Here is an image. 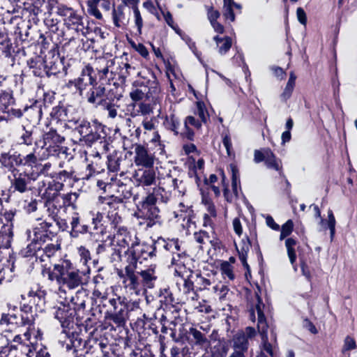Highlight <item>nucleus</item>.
Wrapping results in <instances>:
<instances>
[{"label":"nucleus","mask_w":357,"mask_h":357,"mask_svg":"<svg viewBox=\"0 0 357 357\" xmlns=\"http://www.w3.org/2000/svg\"><path fill=\"white\" fill-rule=\"evenodd\" d=\"M118 275L126 292L135 296L144 294L147 289H153L158 278L155 265L142 269L131 263L119 270Z\"/></svg>","instance_id":"obj_1"},{"label":"nucleus","mask_w":357,"mask_h":357,"mask_svg":"<svg viewBox=\"0 0 357 357\" xmlns=\"http://www.w3.org/2000/svg\"><path fill=\"white\" fill-rule=\"evenodd\" d=\"M42 275L50 281H56L59 291L65 294L67 291L75 289L86 282L85 273L76 268L69 260L55 264L52 270L44 268Z\"/></svg>","instance_id":"obj_2"},{"label":"nucleus","mask_w":357,"mask_h":357,"mask_svg":"<svg viewBox=\"0 0 357 357\" xmlns=\"http://www.w3.org/2000/svg\"><path fill=\"white\" fill-rule=\"evenodd\" d=\"M265 305L262 299L258 297L257 310V331L261 335V344L260 346V353L257 356L263 357H275L278 353L276 335L273 332L271 333V341H268V328L266 319L264 313Z\"/></svg>","instance_id":"obj_3"},{"label":"nucleus","mask_w":357,"mask_h":357,"mask_svg":"<svg viewBox=\"0 0 357 357\" xmlns=\"http://www.w3.org/2000/svg\"><path fill=\"white\" fill-rule=\"evenodd\" d=\"M64 141V137L59 135L55 129L50 128L42 135L40 139H36L35 149L40 148L43 150V159L50 156L59 157L61 154L66 152V148L61 146Z\"/></svg>","instance_id":"obj_4"},{"label":"nucleus","mask_w":357,"mask_h":357,"mask_svg":"<svg viewBox=\"0 0 357 357\" xmlns=\"http://www.w3.org/2000/svg\"><path fill=\"white\" fill-rule=\"evenodd\" d=\"M10 185L8 188L6 202L18 195H24L32 190V183L37 180L35 173L16 171L8 176Z\"/></svg>","instance_id":"obj_5"},{"label":"nucleus","mask_w":357,"mask_h":357,"mask_svg":"<svg viewBox=\"0 0 357 357\" xmlns=\"http://www.w3.org/2000/svg\"><path fill=\"white\" fill-rule=\"evenodd\" d=\"M121 96L118 92V87L112 88L109 84L105 85L100 80L96 81L95 84L89 88L85 96L89 103L97 105H105L109 101L119 100Z\"/></svg>","instance_id":"obj_6"},{"label":"nucleus","mask_w":357,"mask_h":357,"mask_svg":"<svg viewBox=\"0 0 357 357\" xmlns=\"http://www.w3.org/2000/svg\"><path fill=\"white\" fill-rule=\"evenodd\" d=\"M36 149L33 152L23 156L21 153L15 151L2 152L0 154V164L6 169L10 174L20 171L17 167L20 166H33L37 162V157L35 154Z\"/></svg>","instance_id":"obj_7"},{"label":"nucleus","mask_w":357,"mask_h":357,"mask_svg":"<svg viewBox=\"0 0 357 357\" xmlns=\"http://www.w3.org/2000/svg\"><path fill=\"white\" fill-rule=\"evenodd\" d=\"M55 227L53 223L47 220L39 222L33 228L32 231L28 230V237L31 241V243L26 247V251H29L33 248L41 245L47 241L52 240L56 234Z\"/></svg>","instance_id":"obj_8"},{"label":"nucleus","mask_w":357,"mask_h":357,"mask_svg":"<svg viewBox=\"0 0 357 357\" xmlns=\"http://www.w3.org/2000/svg\"><path fill=\"white\" fill-rule=\"evenodd\" d=\"M97 78L94 75L93 68L91 64L87 63L82 68L77 78L68 81L67 86L68 88L74 86L79 95L83 97L86 96V92L95 84Z\"/></svg>","instance_id":"obj_9"},{"label":"nucleus","mask_w":357,"mask_h":357,"mask_svg":"<svg viewBox=\"0 0 357 357\" xmlns=\"http://www.w3.org/2000/svg\"><path fill=\"white\" fill-rule=\"evenodd\" d=\"M111 308L105 313V319L112 321L117 326L125 324L128 318V305L126 298L118 296L109 300Z\"/></svg>","instance_id":"obj_10"},{"label":"nucleus","mask_w":357,"mask_h":357,"mask_svg":"<svg viewBox=\"0 0 357 357\" xmlns=\"http://www.w3.org/2000/svg\"><path fill=\"white\" fill-rule=\"evenodd\" d=\"M96 67L100 82H103L105 85L109 84L112 88L118 87V68L114 66L113 59H100Z\"/></svg>","instance_id":"obj_11"},{"label":"nucleus","mask_w":357,"mask_h":357,"mask_svg":"<svg viewBox=\"0 0 357 357\" xmlns=\"http://www.w3.org/2000/svg\"><path fill=\"white\" fill-rule=\"evenodd\" d=\"M156 252L157 249L155 241L152 244H140L139 240L137 244L132 250H129L128 263L137 265L138 262L142 263L141 260L153 258L156 256Z\"/></svg>","instance_id":"obj_12"},{"label":"nucleus","mask_w":357,"mask_h":357,"mask_svg":"<svg viewBox=\"0 0 357 357\" xmlns=\"http://www.w3.org/2000/svg\"><path fill=\"white\" fill-rule=\"evenodd\" d=\"M112 240L119 247L127 248L126 252L129 255V250H132L137 244L139 238L135 233L130 231L127 227H121L112 231Z\"/></svg>","instance_id":"obj_13"},{"label":"nucleus","mask_w":357,"mask_h":357,"mask_svg":"<svg viewBox=\"0 0 357 357\" xmlns=\"http://www.w3.org/2000/svg\"><path fill=\"white\" fill-rule=\"evenodd\" d=\"M256 335V329L251 326L246 327L244 331H239L233 336V349L248 353L249 340L252 339Z\"/></svg>","instance_id":"obj_14"},{"label":"nucleus","mask_w":357,"mask_h":357,"mask_svg":"<svg viewBox=\"0 0 357 357\" xmlns=\"http://www.w3.org/2000/svg\"><path fill=\"white\" fill-rule=\"evenodd\" d=\"M44 24L51 34L52 40H55L56 43H62L65 39L73 38L67 33L65 26L62 27L58 19H54L50 15L44 20Z\"/></svg>","instance_id":"obj_15"},{"label":"nucleus","mask_w":357,"mask_h":357,"mask_svg":"<svg viewBox=\"0 0 357 357\" xmlns=\"http://www.w3.org/2000/svg\"><path fill=\"white\" fill-rule=\"evenodd\" d=\"M76 315L75 308L71 307L69 305L61 303L57 307L54 317L61 323L63 330H71L74 328V319Z\"/></svg>","instance_id":"obj_16"},{"label":"nucleus","mask_w":357,"mask_h":357,"mask_svg":"<svg viewBox=\"0 0 357 357\" xmlns=\"http://www.w3.org/2000/svg\"><path fill=\"white\" fill-rule=\"evenodd\" d=\"M63 26L70 36L79 38V36H86L88 33V28L84 25L83 17L75 13L68 19H63Z\"/></svg>","instance_id":"obj_17"},{"label":"nucleus","mask_w":357,"mask_h":357,"mask_svg":"<svg viewBox=\"0 0 357 357\" xmlns=\"http://www.w3.org/2000/svg\"><path fill=\"white\" fill-rule=\"evenodd\" d=\"M254 161L255 163L264 162L268 169L280 171L281 169V161L277 158L273 152L268 148L261 150H255L254 152Z\"/></svg>","instance_id":"obj_18"},{"label":"nucleus","mask_w":357,"mask_h":357,"mask_svg":"<svg viewBox=\"0 0 357 357\" xmlns=\"http://www.w3.org/2000/svg\"><path fill=\"white\" fill-rule=\"evenodd\" d=\"M137 219H142L139 225H145L146 228H151L157 224L161 223V216L158 207L139 208L136 213Z\"/></svg>","instance_id":"obj_19"},{"label":"nucleus","mask_w":357,"mask_h":357,"mask_svg":"<svg viewBox=\"0 0 357 357\" xmlns=\"http://www.w3.org/2000/svg\"><path fill=\"white\" fill-rule=\"evenodd\" d=\"M62 333L65 334L68 340L66 343V349H73L74 353L83 351L86 348L87 341L82 338V334L76 331L75 328L71 330H63Z\"/></svg>","instance_id":"obj_20"},{"label":"nucleus","mask_w":357,"mask_h":357,"mask_svg":"<svg viewBox=\"0 0 357 357\" xmlns=\"http://www.w3.org/2000/svg\"><path fill=\"white\" fill-rule=\"evenodd\" d=\"M148 85H141L139 88L133 89L130 93L131 99L134 101H139L144 98H149L160 91L159 84L155 81H148Z\"/></svg>","instance_id":"obj_21"},{"label":"nucleus","mask_w":357,"mask_h":357,"mask_svg":"<svg viewBox=\"0 0 357 357\" xmlns=\"http://www.w3.org/2000/svg\"><path fill=\"white\" fill-rule=\"evenodd\" d=\"M154 155L149 153L148 149L142 144L135 146L134 162L135 165L145 168H151L154 164Z\"/></svg>","instance_id":"obj_22"},{"label":"nucleus","mask_w":357,"mask_h":357,"mask_svg":"<svg viewBox=\"0 0 357 357\" xmlns=\"http://www.w3.org/2000/svg\"><path fill=\"white\" fill-rule=\"evenodd\" d=\"M61 248L59 243H50L41 248L40 245L33 248L29 251H26L25 256H35L36 259H39L40 261H45L46 258H50L56 254V252Z\"/></svg>","instance_id":"obj_23"},{"label":"nucleus","mask_w":357,"mask_h":357,"mask_svg":"<svg viewBox=\"0 0 357 357\" xmlns=\"http://www.w3.org/2000/svg\"><path fill=\"white\" fill-rule=\"evenodd\" d=\"M118 188L116 190L118 196L111 197L105 199V204L108 205L110 208H114V205L116 203H122L126 200L129 199L132 197V187L130 185L117 183Z\"/></svg>","instance_id":"obj_24"},{"label":"nucleus","mask_w":357,"mask_h":357,"mask_svg":"<svg viewBox=\"0 0 357 357\" xmlns=\"http://www.w3.org/2000/svg\"><path fill=\"white\" fill-rule=\"evenodd\" d=\"M70 225L71 227L70 236L72 237H77L79 234L91 233L87 217L81 218L77 213H73Z\"/></svg>","instance_id":"obj_25"},{"label":"nucleus","mask_w":357,"mask_h":357,"mask_svg":"<svg viewBox=\"0 0 357 357\" xmlns=\"http://www.w3.org/2000/svg\"><path fill=\"white\" fill-rule=\"evenodd\" d=\"M30 319L28 317H23L17 313H3L0 319V325L10 327L13 329L16 327L28 326Z\"/></svg>","instance_id":"obj_26"},{"label":"nucleus","mask_w":357,"mask_h":357,"mask_svg":"<svg viewBox=\"0 0 357 357\" xmlns=\"http://www.w3.org/2000/svg\"><path fill=\"white\" fill-rule=\"evenodd\" d=\"M93 128L89 129L84 138H79L80 142H82L86 146H91L96 142L100 141V143L105 141V137H102L100 132L103 130V125L98 121L93 120Z\"/></svg>","instance_id":"obj_27"},{"label":"nucleus","mask_w":357,"mask_h":357,"mask_svg":"<svg viewBox=\"0 0 357 357\" xmlns=\"http://www.w3.org/2000/svg\"><path fill=\"white\" fill-rule=\"evenodd\" d=\"M126 156L120 151H114L107 156V167L109 171L113 172H121L123 173L124 165L127 163Z\"/></svg>","instance_id":"obj_28"},{"label":"nucleus","mask_w":357,"mask_h":357,"mask_svg":"<svg viewBox=\"0 0 357 357\" xmlns=\"http://www.w3.org/2000/svg\"><path fill=\"white\" fill-rule=\"evenodd\" d=\"M137 185H151L155 181V173L151 168L139 169L133 176Z\"/></svg>","instance_id":"obj_29"},{"label":"nucleus","mask_w":357,"mask_h":357,"mask_svg":"<svg viewBox=\"0 0 357 357\" xmlns=\"http://www.w3.org/2000/svg\"><path fill=\"white\" fill-rule=\"evenodd\" d=\"M86 3L89 14L98 20L102 18V15L98 6H100L104 10L108 12L112 6L111 0H88Z\"/></svg>","instance_id":"obj_30"},{"label":"nucleus","mask_w":357,"mask_h":357,"mask_svg":"<svg viewBox=\"0 0 357 357\" xmlns=\"http://www.w3.org/2000/svg\"><path fill=\"white\" fill-rule=\"evenodd\" d=\"M183 174L175 169L173 172H171L168 174L165 178L167 185L174 190H177L178 193L182 195L185 192V187L184 186L183 181Z\"/></svg>","instance_id":"obj_31"},{"label":"nucleus","mask_w":357,"mask_h":357,"mask_svg":"<svg viewBox=\"0 0 357 357\" xmlns=\"http://www.w3.org/2000/svg\"><path fill=\"white\" fill-rule=\"evenodd\" d=\"M16 85H8L7 89H1L0 93V113L5 114L8 107L13 106L15 100L13 97V87Z\"/></svg>","instance_id":"obj_32"},{"label":"nucleus","mask_w":357,"mask_h":357,"mask_svg":"<svg viewBox=\"0 0 357 357\" xmlns=\"http://www.w3.org/2000/svg\"><path fill=\"white\" fill-rule=\"evenodd\" d=\"M70 37H73V38H70V40L65 39L61 43L62 46L61 50V52L63 54V56H66L70 59H73L77 53L80 42L83 41V39L79 40V38H75L73 36H70Z\"/></svg>","instance_id":"obj_33"},{"label":"nucleus","mask_w":357,"mask_h":357,"mask_svg":"<svg viewBox=\"0 0 357 357\" xmlns=\"http://www.w3.org/2000/svg\"><path fill=\"white\" fill-rule=\"evenodd\" d=\"M70 124V127L73 128L75 132L79 134V138H84L89 129L93 128V121H89L84 118L72 119Z\"/></svg>","instance_id":"obj_34"},{"label":"nucleus","mask_w":357,"mask_h":357,"mask_svg":"<svg viewBox=\"0 0 357 357\" xmlns=\"http://www.w3.org/2000/svg\"><path fill=\"white\" fill-rule=\"evenodd\" d=\"M125 5H119L114 7L112 12V22L115 26L118 28H124L128 23V18L125 14Z\"/></svg>","instance_id":"obj_35"},{"label":"nucleus","mask_w":357,"mask_h":357,"mask_svg":"<svg viewBox=\"0 0 357 357\" xmlns=\"http://www.w3.org/2000/svg\"><path fill=\"white\" fill-rule=\"evenodd\" d=\"M13 44L8 37L6 29L4 26L0 28V51L7 58L12 56Z\"/></svg>","instance_id":"obj_36"},{"label":"nucleus","mask_w":357,"mask_h":357,"mask_svg":"<svg viewBox=\"0 0 357 357\" xmlns=\"http://www.w3.org/2000/svg\"><path fill=\"white\" fill-rule=\"evenodd\" d=\"M45 292L30 291L27 294L28 303L33 305L35 312L43 311L45 305Z\"/></svg>","instance_id":"obj_37"},{"label":"nucleus","mask_w":357,"mask_h":357,"mask_svg":"<svg viewBox=\"0 0 357 357\" xmlns=\"http://www.w3.org/2000/svg\"><path fill=\"white\" fill-rule=\"evenodd\" d=\"M70 302L74 305L73 308L77 310L84 309L86 307V303L89 299V294L86 289L81 287L74 296H71Z\"/></svg>","instance_id":"obj_38"},{"label":"nucleus","mask_w":357,"mask_h":357,"mask_svg":"<svg viewBox=\"0 0 357 357\" xmlns=\"http://www.w3.org/2000/svg\"><path fill=\"white\" fill-rule=\"evenodd\" d=\"M250 247H251L250 241L248 237L246 236L245 238H243L241 240V242L240 243V248L237 249L239 259L241 261L243 267L247 271V272L245 273V275H247V273H250V266L248 265V264L247 262L248 253L250 250Z\"/></svg>","instance_id":"obj_39"},{"label":"nucleus","mask_w":357,"mask_h":357,"mask_svg":"<svg viewBox=\"0 0 357 357\" xmlns=\"http://www.w3.org/2000/svg\"><path fill=\"white\" fill-rule=\"evenodd\" d=\"M155 244L157 250L163 248L171 253L180 251V244L178 239L166 241L163 238L160 237L155 241Z\"/></svg>","instance_id":"obj_40"},{"label":"nucleus","mask_w":357,"mask_h":357,"mask_svg":"<svg viewBox=\"0 0 357 357\" xmlns=\"http://www.w3.org/2000/svg\"><path fill=\"white\" fill-rule=\"evenodd\" d=\"M50 116L52 119L57 121H68L69 123H70V120H72V119H70L68 116V109L61 105L52 108L50 112Z\"/></svg>","instance_id":"obj_41"},{"label":"nucleus","mask_w":357,"mask_h":357,"mask_svg":"<svg viewBox=\"0 0 357 357\" xmlns=\"http://www.w3.org/2000/svg\"><path fill=\"white\" fill-rule=\"evenodd\" d=\"M179 209L174 212V218H178V220H182L186 223L190 222L193 216V210L191 207L185 206L183 203L178 205Z\"/></svg>","instance_id":"obj_42"},{"label":"nucleus","mask_w":357,"mask_h":357,"mask_svg":"<svg viewBox=\"0 0 357 357\" xmlns=\"http://www.w3.org/2000/svg\"><path fill=\"white\" fill-rule=\"evenodd\" d=\"M213 40L215 41L218 52L221 55L225 54L231 47L232 40L230 37L220 38L215 36L213 37Z\"/></svg>","instance_id":"obj_43"},{"label":"nucleus","mask_w":357,"mask_h":357,"mask_svg":"<svg viewBox=\"0 0 357 357\" xmlns=\"http://www.w3.org/2000/svg\"><path fill=\"white\" fill-rule=\"evenodd\" d=\"M118 84H123L126 82L127 77L130 75L131 71L135 70L128 63L122 62L118 67Z\"/></svg>","instance_id":"obj_44"},{"label":"nucleus","mask_w":357,"mask_h":357,"mask_svg":"<svg viewBox=\"0 0 357 357\" xmlns=\"http://www.w3.org/2000/svg\"><path fill=\"white\" fill-rule=\"evenodd\" d=\"M29 167H31V173H35L37 174V178L40 175H45V176L50 175L52 177H54V176H52L50 173V170L52 169V163L50 162H45V164H39V163H38V161H37L34 164V165L29 166Z\"/></svg>","instance_id":"obj_45"},{"label":"nucleus","mask_w":357,"mask_h":357,"mask_svg":"<svg viewBox=\"0 0 357 357\" xmlns=\"http://www.w3.org/2000/svg\"><path fill=\"white\" fill-rule=\"evenodd\" d=\"M194 275H191L190 277L184 280L183 291L186 295L187 299L195 300L197 299V294L194 291Z\"/></svg>","instance_id":"obj_46"},{"label":"nucleus","mask_w":357,"mask_h":357,"mask_svg":"<svg viewBox=\"0 0 357 357\" xmlns=\"http://www.w3.org/2000/svg\"><path fill=\"white\" fill-rule=\"evenodd\" d=\"M93 341L94 344L92 347H94L96 349H99L102 354V357L108 355L109 352L114 349L113 345L109 343L107 338L100 337V339H94Z\"/></svg>","instance_id":"obj_47"},{"label":"nucleus","mask_w":357,"mask_h":357,"mask_svg":"<svg viewBox=\"0 0 357 357\" xmlns=\"http://www.w3.org/2000/svg\"><path fill=\"white\" fill-rule=\"evenodd\" d=\"M36 140L33 136V130H27L24 126H22V132L18 137L17 142L20 145L32 146L35 144Z\"/></svg>","instance_id":"obj_48"},{"label":"nucleus","mask_w":357,"mask_h":357,"mask_svg":"<svg viewBox=\"0 0 357 357\" xmlns=\"http://www.w3.org/2000/svg\"><path fill=\"white\" fill-rule=\"evenodd\" d=\"M190 334L192 336L195 344L200 347H207L209 344V341L206 335L202 333L199 330L191 328L190 329Z\"/></svg>","instance_id":"obj_49"},{"label":"nucleus","mask_w":357,"mask_h":357,"mask_svg":"<svg viewBox=\"0 0 357 357\" xmlns=\"http://www.w3.org/2000/svg\"><path fill=\"white\" fill-rule=\"evenodd\" d=\"M50 207L54 208L55 212H57L62 208H66L63 194L54 193L52 201L49 202L48 211H50Z\"/></svg>","instance_id":"obj_50"},{"label":"nucleus","mask_w":357,"mask_h":357,"mask_svg":"<svg viewBox=\"0 0 357 357\" xmlns=\"http://www.w3.org/2000/svg\"><path fill=\"white\" fill-rule=\"evenodd\" d=\"M194 240L199 244V248L203 250L204 245L211 243L212 242L209 234L204 230L195 232L193 234Z\"/></svg>","instance_id":"obj_51"},{"label":"nucleus","mask_w":357,"mask_h":357,"mask_svg":"<svg viewBox=\"0 0 357 357\" xmlns=\"http://www.w3.org/2000/svg\"><path fill=\"white\" fill-rule=\"evenodd\" d=\"M21 313H20L23 317H28L30 319L28 326H31L35 320V310L33 305L29 303H24L20 306Z\"/></svg>","instance_id":"obj_52"},{"label":"nucleus","mask_w":357,"mask_h":357,"mask_svg":"<svg viewBox=\"0 0 357 357\" xmlns=\"http://www.w3.org/2000/svg\"><path fill=\"white\" fill-rule=\"evenodd\" d=\"M297 241L292 238H288L285 241V247L287 248V255L291 264L293 265L296 259V255L294 247L296 245Z\"/></svg>","instance_id":"obj_53"},{"label":"nucleus","mask_w":357,"mask_h":357,"mask_svg":"<svg viewBox=\"0 0 357 357\" xmlns=\"http://www.w3.org/2000/svg\"><path fill=\"white\" fill-rule=\"evenodd\" d=\"M153 191L156 197L157 202H160L167 204L171 198V193L163 188H154Z\"/></svg>","instance_id":"obj_54"},{"label":"nucleus","mask_w":357,"mask_h":357,"mask_svg":"<svg viewBox=\"0 0 357 357\" xmlns=\"http://www.w3.org/2000/svg\"><path fill=\"white\" fill-rule=\"evenodd\" d=\"M165 125L167 129L173 131L175 135H178L180 121L174 115L167 116L165 119Z\"/></svg>","instance_id":"obj_55"},{"label":"nucleus","mask_w":357,"mask_h":357,"mask_svg":"<svg viewBox=\"0 0 357 357\" xmlns=\"http://www.w3.org/2000/svg\"><path fill=\"white\" fill-rule=\"evenodd\" d=\"M296 79V75H294V73L293 72H291L290 73V76H289V80L287 83V85L284 88V90L282 94V97L284 100H287L290 98V96L292 93L293 89L294 88V86H295Z\"/></svg>","instance_id":"obj_56"},{"label":"nucleus","mask_w":357,"mask_h":357,"mask_svg":"<svg viewBox=\"0 0 357 357\" xmlns=\"http://www.w3.org/2000/svg\"><path fill=\"white\" fill-rule=\"evenodd\" d=\"M159 296L160 301L165 303L166 305H174L176 303L175 298L169 288H164L160 289Z\"/></svg>","instance_id":"obj_57"},{"label":"nucleus","mask_w":357,"mask_h":357,"mask_svg":"<svg viewBox=\"0 0 357 357\" xmlns=\"http://www.w3.org/2000/svg\"><path fill=\"white\" fill-rule=\"evenodd\" d=\"M79 196V194L77 192H68L63 194L66 208L71 207L73 209H76V202Z\"/></svg>","instance_id":"obj_58"},{"label":"nucleus","mask_w":357,"mask_h":357,"mask_svg":"<svg viewBox=\"0 0 357 357\" xmlns=\"http://www.w3.org/2000/svg\"><path fill=\"white\" fill-rule=\"evenodd\" d=\"M103 216L102 213L98 212L96 214L91 213L89 215V217H87V220H89V223H91V225L93 226V230H98L99 228L102 226V220Z\"/></svg>","instance_id":"obj_59"},{"label":"nucleus","mask_w":357,"mask_h":357,"mask_svg":"<svg viewBox=\"0 0 357 357\" xmlns=\"http://www.w3.org/2000/svg\"><path fill=\"white\" fill-rule=\"evenodd\" d=\"M157 199L156 197L153 193V191L152 192L148 194L145 198L143 199V200L140 202V208H152V207H157L156 206Z\"/></svg>","instance_id":"obj_60"},{"label":"nucleus","mask_w":357,"mask_h":357,"mask_svg":"<svg viewBox=\"0 0 357 357\" xmlns=\"http://www.w3.org/2000/svg\"><path fill=\"white\" fill-rule=\"evenodd\" d=\"M196 114L199 117L202 123H206L207 121L209 119V115L204 103L201 102H198L197 103Z\"/></svg>","instance_id":"obj_61"},{"label":"nucleus","mask_w":357,"mask_h":357,"mask_svg":"<svg viewBox=\"0 0 357 357\" xmlns=\"http://www.w3.org/2000/svg\"><path fill=\"white\" fill-rule=\"evenodd\" d=\"M108 218L113 228V231L118 230V228L126 227L125 226L121 225L122 218L117 213H109Z\"/></svg>","instance_id":"obj_62"},{"label":"nucleus","mask_w":357,"mask_h":357,"mask_svg":"<svg viewBox=\"0 0 357 357\" xmlns=\"http://www.w3.org/2000/svg\"><path fill=\"white\" fill-rule=\"evenodd\" d=\"M220 271L225 278H228L230 280L235 278L233 273V266L228 261H223L220 266Z\"/></svg>","instance_id":"obj_63"},{"label":"nucleus","mask_w":357,"mask_h":357,"mask_svg":"<svg viewBox=\"0 0 357 357\" xmlns=\"http://www.w3.org/2000/svg\"><path fill=\"white\" fill-rule=\"evenodd\" d=\"M226 354L225 346L220 342L211 348V357H225Z\"/></svg>","instance_id":"obj_64"}]
</instances>
